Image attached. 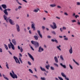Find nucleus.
<instances>
[{
	"mask_svg": "<svg viewBox=\"0 0 80 80\" xmlns=\"http://www.w3.org/2000/svg\"><path fill=\"white\" fill-rule=\"evenodd\" d=\"M22 8V6H19L18 7V8L19 9V10H20V8Z\"/></svg>",
	"mask_w": 80,
	"mask_h": 80,
	"instance_id": "a18cd8bd",
	"label": "nucleus"
},
{
	"mask_svg": "<svg viewBox=\"0 0 80 80\" xmlns=\"http://www.w3.org/2000/svg\"><path fill=\"white\" fill-rule=\"evenodd\" d=\"M3 17L5 20L6 21V22H9L11 25H15L14 21H13L12 19H10L11 18V17H9L8 18H7V16L5 15H4Z\"/></svg>",
	"mask_w": 80,
	"mask_h": 80,
	"instance_id": "f257e3e1",
	"label": "nucleus"
},
{
	"mask_svg": "<svg viewBox=\"0 0 80 80\" xmlns=\"http://www.w3.org/2000/svg\"><path fill=\"white\" fill-rule=\"evenodd\" d=\"M40 68L42 72H46V70L44 68H42V67L40 66Z\"/></svg>",
	"mask_w": 80,
	"mask_h": 80,
	"instance_id": "dca6fc26",
	"label": "nucleus"
},
{
	"mask_svg": "<svg viewBox=\"0 0 80 80\" xmlns=\"http://www.w3.org/2000/svg\"><path fill=\"white\" fill-rule=\"evenodd\" d=\"M12 72H10V75L13 78H17V76L15 74L13 70L12 71Z\"/></svg>",
	"mask_w": 80,
	"mask_h": 80,
	"instance_id": "7ed1b4c3",
	"label": "nucleus"
},
{
	"mask_svg": "<svg viewBox=\"0 0 80 80\" xmlns=\"http://www.w3.org/2000/svg\"><path fill=\"white\" fill-rule=\"evenodd\" d=\"M18 49L19 50H20V46H18Z\"/></svg>",
	"mask_w": 80,
	"mask_h": 80,
	"instance_id": "680f3d73",
	"label": "nucleus"
},
{
	"mask_svg": "<svg viewBox=\"0 0 80 80\" xmlns=\"http://www.w3.org/2000/svg\"><path fill=\"white\" fill-rule=\"evenodd\" d=\"M55 43H58V40H56V39H55Z\"/></svg>",
	"mask_w": 80,
	"mask_h": 80,
	"instance_id": "79ce46f5",
	"label": "nucleus"
},
{
	"mask_svg": "<svg viewBox=\"0 0 80 80\" xmlns=\"http://www.w3.org/2000/svg\"><path fill=\"white\" fill-rule=\"evenodd\" d=\"M13 58L14 59H15L16 62L17 63H19V64H20V61H19L18 59V58L16 57L15 56H14Z\"/></svg>",
	"mask_w": 80,
	"mask_h": 80,
	"instance_id": "423d86ee",
	"label": "nucleus"
},
{
	"mask_svg": "<svg viewBox=\"0 0 80 80\" xmlns=\"http://www.w3.org/2000/svg\"><path fill=\"white\" fill-rule=\"evenodd\" d=\"M22 1H23V2H26V3H27V1L26 0H22Z\"/></svg>",
	"mask_w": 80,
	"mask_h": 80,
	"instance_id": "338daca9",
	"label": "nucleus"
},
{
	"mask_svg": "<svg viewBox=\"0 0 80 80\" xmlns=\"http://www.w3.org/2000/svg\"><path fill=\"white\" fill-rule=\"evenodd\" d=\"M31 48L33 51H34V49L33 48V47L32 46L31 47Z\"/></svg>",
	"mask_w": 80,
	"mask_h": 80,
	"instance_id": "4d7b16f0",
	"label": "nucleus"
},
{
	"mask_svg": "<svg viewBox=\"0 0 80 80\" xmlns=\"http://www.w3.org/2000/svg\"><path fill=\"white\" fill-rule=\"evenodd\" d=\"M72 60L73 61V62H74L75 63H76V64H77V65L78 66H79V64L77 62H76L75 60H74V59H73Z\"/></svg>",
	"mask_w": 80,
	"mask_h": 80,
	"instance_id": "cd10ccee",
	"label": "nucleus"
},
{
	"mask_svg": "<svg viewBox=\"0 0 80 80\" xmlns=\"http://www.w3.org/2000/svg\"><path fill=\"white\" fill-rule=\"evenodd\" d=\"M77 21H78L77 23L78 25H80V21H79V20H78V19Z\"/></svg>",
	"mask_w": 80,
	"mask_h": 80,
	"instance_id": "f704fd0d",
	"label": "nucleus"
},
{
	"mask_svg": "<svg viewBox=\"0 0 80 80\" xmlns=\"http://www.w3.org/2000/svg\"><path fill=\"white\" fill-rule=\"evenodd\" d=\"M16 1H17V2L18 3V4H19V5H22V3L19 2L18 1V0H15Z\"/></svg>",
	"mask_w": 80,
	"mask_h": 80,
	"instance_id": "c85d7f7f",
	"label": "nucleus"
},
{
	"mask_svg": "<svg viewBox=\"0 0 80 80\" xmlns=\"http://www.w3.org/2000/svg\"><path fill=\"white\" fill-rule=\"evenodd\" d=\"M28 56L29 57H30L31 58L32 60H33V61H34V58H33V56L31 54H30L29 53H28Z\"/></svg>",
	"mask_w": 80,
	"mask_h": 80,
	"instance_id": "f8f14e48",
	"label": "nucleus"
},
{
	"mask_svg": "<svg viewBox=\"0 0 80 80\" xmlns=\"http://www.w3.org/2000/svg\"><path fill=\"white\" fill-rule=\"evenodd\" d=\"M45 67L47 70H49V68L50 67V65L48 64L45 66Z\"/></svg>",
	"mask_w": 80,
	"mask_h": 80,
	"instance_id": "393cba45",
	"label": "nucleus"
},
{
	"mask_svg": "<svg viewBox=\"0 0 80 80\" xmlns=\"http://www.w3.org/2000/svg\"><path fill=\"white\" fill-rule=\"evenodd\" d=\"M75 17L76 18H77V17H79V16L78 15H76L75 16Z\"/></svg>",
	"mask_w": 80,
	"mask_h": 80,
	"instance_id": "3c124183",
	"label": "nucleus"
},
{
	"mask_svg": "<svg viewBox=\"0 0 80 80\" xmlns=\"http://www.w3.org/2000/svg\"><path fill=\"white\" fill-rule=\"evenodd\" d=\"M28 65H32V63H31V62H30L29 61L28 62Z\"/></svg>",
	"mask_w": 80,
	"mask_h": 80,
	"instance_id": "37998d69",
	"label": "nucleus"
},
{
	"mask_svg": "<svg viewBox=\"0 0 80 80\" xmlns=\"http://www.w3.org/2000/svg\"><path fill=\"white\" fill-rule=\"evenodd\" d=\"M41 79L42 80H46V78H45L41 77Z\"/></svg>",
	"mask_w": 80,
	"mask_h": 80,
	"instance_id": "4c0bfd02",
	"label": "nucleus"
},
{
	"mask_svg": "<svg viewBox=\"0 0 80 80\" xmlns=\"http://www.w3.org/2000/svg\"><path fill=\"white\" fill-rule=\"evenodd\" d=\"M64 40H68V38L67 37L65 38L64 39Z\"/></svg>",
	"mask_w": 80,
	"mask_h": 80,
	"instance_id": "c9c22d12",
	"label": "nucleus"
},
{
	"mask_svg": "<svg viewBox=\"0 0 80 80\" xmlns=\"http://www.w3.org/2000/svg\"><path fill=\"white\" fill-rule=\"evenodd\" d=\"M1 6L4 9H6L7 8V6L5 4H2Z\"/></svg>",
	"mask_w": 80,
	"mask_h": 80,
	"instance_id": "f3484780",
	"label": "nucleus"
},
{
	"mask_svg": "<svg viewBox=\"0 0 80 80\" xmlns=\"http://www.w3.org/2000/svg\"><path fill=\"white\" fill-rule=\"evenodd\" d=\"M56 6L57 5L55 4H51L50 5V7H56Z\"/></svg>",
	"mask_w": 80,
	"mask_h": 80,
	"instance_id": "6ab92c4d",
	"label": "nucleus"
},
{
	"mask_svg": "<svg viewBox=\"0 0 80 80\" xmlns=\"http://www.w3.org/2000/svg\"><path fill=\"white\" fill-rule=\"evenodd\" d=\"M6 67L8 69H9V68L8 67V63H7V62H6Z\"/></svg>",
	"mask_w": 80,
	"mask_h": 80,
	"instance_id": "bb28decb",
	"label": "nucleus"
},
{
	"mask_svg": "<svg viewBox=\"0 0 80 80\" xmlns=\"http://www.w3.org/2000/svg\"><path fill=\"white\" fill-rule=\"evenodd\" d=\"M60 58L62 60V61H64V59L63 58V56L62 55H61L60 56Z\"/></svg>",
	"mask_w": 80,
	"mask_h": 80,
	"instance_id": "a878e982",
	"label": "nucleus"
},
{
	"mask_svg": "<svg viewBox=\"0 0 80 80\" xmlns=\"http://www.w3.org/2000/svg\"><path fill=\"white\" fill-rule=\"evenodd\" d=\"M69 66L70 69H71L72 70L73 69V67H72V66H71V64H69Z\"/></svg>",
	"mask_w": 80,
	"mask_h": 80,
	"instance_id": "2f4dec72",
	"label": "nucleus"
},
{
	"mask_svg": "<svg viewBox=\"0 0 80 80\" xmlns=\"http://www.w3.org/2000/svg\"><path fill=\"white\" fill-rule=\"evenodd\" d=\"M54 65L56 66V67H58V64L56 63H54Z\"/></svg>",
	"mask_w": 80,
	"mask_h": 80,
	"instance_id": "ea45409f",
	"label": "nucleus"
},
{
	"mask_svg": "<svg viewBox=\"0 0 80 80\" xmlns=\"http://www.w3.org/2000/svg\"><path fill=\"white\" fill-rule=\"evenodd\" d=\"M60 29L61 32H63V28H60Z\"/></svg>",
	"mask_w": 80,
	"mask_h": 80,
	"instance_id": "de8ad7c7",
	"label": "nucleus"
},
{
	"mask_svg": "<svg viewBox=\"0 0 80 80\" xmlns=\"http://www.w3.org/2000/svg\"><path fill=\"white\" fill-rule=\"evenodd\" d=\"M73 17H75V13H74L72 14Z\"/></svg>",
	"mask_w": 80,
	"mask_h": 80,
	"instance_id": "bf43d9fd",
	"label": "nucleus"
},
{
	"mask_svg": "<svg viewBox=\"0 0 80 80\" xmlns=\"http://www.w3.org/2000/svg\"><path fill=\"white\" fill-rule=\"evenodd\" d=\"M31 43L35 46V48H36L39 47V43L38 42L33 41H31Z\"/></svg>",
	"mask_w": 80,
	"mask_h": 80,
	"instance_id": "f03ea898",
	"label": "nucleus"
},
{
	"mask_svg": "<svg viewBox=\"0 0 80 80\" xmlns=\"http://www.w3.org/2000/svg\"><path fill=\"white\" fill-rule=\"evenodd\" d=\"M44 50L43 48H42V47L40 46L39 48V50H38V52H42Z\"/></svg>",
	"mask_w": 80,
	"mask_h": 80,
	"instance_id": "1a4fd4ad",
	"label": "nucleus"
},
{
	"mask_svg": "<svg viewBox=\"0 0 80 80\" xmlns=\"http://www.w3.org/2000/svg\"><path fill=\"white\" fill-rule=\"evenodd\" d=\"M60 65L61 66H62V67H63L64 68H66V65H63V64H62V63H60Z\"/></svg>",
	"mask_w": 80,
	"mask_h": 80,
	"instance_id": "5701e85b",
	"label": "nucleus"
},
{
	"mask_svg": "<svg viewBox=\"0 0 80 80\" xmlns=\"http://www.w3.org/2000/svg\"><path fill=\"white\" fill-rule=\"evenodd\" d=\"M52 25L51 24L50 25V27L52 28V29H53L54 30H55V29H57V25H56V23L55 22H52Z\"/></svg>",
	"mask_w": 80,
	"mask_h": 80,
	"instance_id": "20e7f679",
	"label": "nucleus"
},
{
	"mask_svg": "<svg viewBox=\"0 0 80 80\" xmlns=\"http://www.w3.org/2000/svg\"><path fill=\"white\" fill-rule=\"evenodd\" d=\"M19 60L20 62L21 63H23V62H22V60L21 59V58H19Z\"/></svg>",
	"mask_w": 80,
	"mask_h": 80,
	"instance_id": "a19ab883",
	"label": "nucleus"
},
{
	"mask_svg": "<svg viewBox=\"0 0 80 80\" xmlns=\"http://www.w3.org/2000/svg\"><path fill=\"white\" fill-rule=\"evenodd\" d=\"M51 41L52 42H55V40H54V39H51Z\"/></svg>",
	"mask_w": 80,
	"mask_h": 80,
	"instance_id": "13d9d810",
	"label": "nucleus"
},
{
	"mask_svg": "<svg viewBox=\"0 0 80 80\" xmlns=\"http://www.w3.org/2000/svg\"><path fill=\"white\" fill-rule=\"evenodd\" d=\"M77 4L78 5H80V3L79 2H78L77 3Z\"/></svg>",
	"mask_w": 80,
	"mask_h": 80,
	"instance_id": "864d4df0",
	"label": "nucleus"
},
{
	"mask_svg": "<svg viewBox=\"0 0 80 80\" xmlns=\"http://www.w3.org/2000/svg\"><path fill=\"white\" fill-rule=\"evenodd\" d=\"M52 33H53V34L54 35H56V32H55V31H52Z\"/></svg>",
	"mask_w": 80,
	"mask_h": 80,
	"instance_id": "473e14b6",
	"label": "nucleus"
},
{
	"mask_svg": "<svg viewBox=\"0 0 80 80\" xmlns=\"http://www.w3.org/2000/svg\"><path fill=\"white\" fill-rule=\"evenodd\" d=\"M27 29L28 30H30V27H28L27 28Z\"/></svg>",
	"mask_w": 80,
	"mask_h": 80,
	"instance_id": "774afa93",
	"label": "nucleus"
},
{
	"mask_svg": "<svg viewBox=\"0 0 80 80\" xmlns=\"http://www.w3.org/2000/svg\"><path fill=\"white\" fill-rule=\"evenodd\" d=\"M69 52L70 54H72L73 53V50H72V48L71 46V48L69 50Z\"/></svg>",
	"mask_w": 80,
	"mask_h": 80,
	"instance_id": "4468645a",
	"label": "nucleus"
},
{
	"mask_svg": "<svg viewBox=\"0 0 80 80\" xmlns=\"http://www.w3.org/2000/svg\"><path fill=\"white\" fill-rule=\"evenodd\" d=\"M60 47H61V45H59L58 46H57V48L59 50V51H62V49L60 48Z\"/></svg>",
	"mask_w": 80,
	"mask_h": 80,
	"instance_id": "2eb2a0df",
	"label": "nucleus"
},
{
	"mask_svg": "<svg viewBox=\"0 0 80 80\" xmlns=\"http://www.w3.org/2000/svg\"><path fill=\"white\" fill-rule=\"evenodd\" d=\"M47 37L48 38H51V36H48Z\"/></svg>",
	"mask_w": 80,
	"mask_h": 80,
	"instance_id": "603ef678",
	"label": "nucleus"
},
{
	"mask_svg": "<svg viewBox=\"0 0 80 80\" xmlns=\"http://www.w3.org/2000/svg\"><path fill=\"white\" fill-rule=\"evenodd\" d=\"M7 10H8V11H10V10H11V9L8 8V9H5L3 11L4 13H5V15L7 16L8 15V12H7Z\"/></svg>",
	"mask_w": 80,
	"mask_h": 80,
	"instance_id": "0eeeda50",
	"label": "nucleus"
},
{
	"mask_svg": "<svg viewBox=\"0 0 80 80\" xmlns=\"http://www.w3.org/2000/svg\"><path fill=\"white\" fill-rule=\"evenodd\" d=\"M10 43L11 45V47L12 49V50H15V47H14V45L13 44V43H12V42H10Z\"/></svg>",
	"mask_w": 80,
	"mask_h": 80,
	"instance_id": "ddd939ff",
	"label": "nucleus"
},
{
	"mask_svg": "<svg viewBox=\"0 0 80 80\" xmlns=\"http://www.w3.org/2000/svg\"><path fill=\"white\" fill-rule=\"evenodd\" d=\"M58 78H59V80H63V78H62L61 77H60L59 76H58Z\"/></svg>",
	"mask_w": 80,
	"mask_h": 80,
	"instance_id": "c756f323",
	"label": "nucleus"
},
{
	"mask_svg": "<svg viewBox=\"0 0 80 80\" xmlns=\"http://www.w3.org/2000/svg\"><path fill=\"white\" fill-rule=\"evenodd\" d=\"M4 47L5 48H6V50H8V47L7 45L6 44H4Z\"/></svg>",
	"mask_w": 80,
	"mask_h": 80,
	"instance_id": "b1692460",
	"label": "nucleus"
},
{
	"mask_svg": "<svg viewBox=\"0 0 80 80\" xmlns=\"http://www.w3.org/2000/svg\"><path fill=\"white\" fill-rule=\"evenodd\" d=\"M19 56L21 57H22V55L21 54V53H19Z\"/></svg>",
	"mask_w": 80,
	"mask_h": 80,
	"instance_id": "69168bd1",
	"label": "nucleus"
},
{
	"mask_svg": "<svg viewBox=\"0 0 80 80\" xmlns=\"http://www.w3.org/2000/svg\"><path fill=\"white\" fill-rule=\"evenodd\" d=\"M29 71L31 73H33V71L31 70V69H29Z\"/></svg>",
	"mask_w": 80,
	"mask_h": 80,
	"instance_id": "e433bc0d",
	"label": "nucleus"
},
{
	"mask_svg": "<svg viewBox=\"0 0 80 80\" xmlns=\"http://www.w3.org/2000/svg\"><path fill=\"white\" fill-rule=\"evenodd\" d=\"M16 30H17V31L18 32H20V26L18 24H17L16 25Z\"/></svg>",
	"mask_w": 80,
	"mask_h": 80,
	"instance_id": "6e6552de",
	"label": "nucleus"
},
{
	"mask_svg": "<svg viewBox=\"0 0 80 80\" xmlns=\"http://www.w3.org/2000/svg\"><path fill=\"white\" fill-rule=\"evenodd\" d=\"M20 51L21 52H23V49L22 48H21V49H20Z\"/></svg>",
	"mask_w": 80,
	"mask_h": 80,
	"instance_id": "49530a36",
	"label": "nucleus"
},
{
	"mask_svg": "<svg viewBox=\"0 0 80 80\" xmlns=\"http://www.w3.org/2000/svg\"><path fill=\"white\" fill-rule=\"evenodd\" d=\"M72 22H76V20H72Z\"/></svg>",
	"mask_w": 80,
	"mask_h": 80,
	"instance_id": "0e129e2a",
	"label": "nucleus"
},
{
	"mask_svg": "<svg viewBox=\"0 0 80 80\" xmlns=\"http://www.w3.org/2000/svg\"><path fill=\"white\" fill-rule=\"evenodd\" d=\"M0 52H2V48H0Z\"/></svg>",
	"mask_w": 80,
	"mask_h": 80,
	"instance_id": "052dcab7",
	"label": "nucleus"
},
{
	"mask_svg": "<svg viewBox=\"0 0 80 80\" xmlns=\"http://www.w3.org/2000/svg\"><path fill=\"white\" fill-rule=\"evenodd\" d=\"M54 59L55 62L56 63H58V58H57V57L56 56L54 57Z\"/></svg>",
	"mask_w": 80,
	"mask_h": 80,
	"instance_id": "a211bd4d",
	"label": "nucleus"
},
{
	"mask_svg": "<svg viewBox=\"0 0 80 80\" xmlns=\"http://www.w3.org/2000/svg\"><path fill=\"white\" fill-rule=\"evenodd\" d=\"M42 29H44V28H45V27L44 26H42Z\"/></svg>",
	"mask_w": 80,
	"mask_h": 80,
	"instance_id": "5fc2aeb1",
	"label": "nucleus"
},
{
	"mask_svg": "<svg viewBox=\"0 0 80 80\" xmlns=\"http://www.w3.org/2000/svg\"><path fill=\"white\" fill-rule=\"evenodd\" d=\"M57 7L58 8H62V7L60 6H58Z\"/></svg>",
	"mask_w": 80,
	"mask_h": 80,
	"instance_id": "09e8293b",
	"label": "nucleus"
},
{
	"mask_svg": "<svg viewBox=\"0 0 80 80\" xmlns=\"http://www.w3.org/2000/svg\"><path fill=\"white\" fill-rule=\"evenodd\" d=\"M18 8H16L15 9V10L16 11H18Z\"/></svg>",
	"mask_w": 80,
	"mask_h": 80,
	"instance_id": "e2e57ef3",
	"label": "nucleus"
},
{
	"mask_svg": "<svg viewBox=\"0 0 80 80\" xmlns=\"http://www.w3.org/2000/svg\"><path fill=\"white\" fill-rule=\"evenodd\" d=\"M12 42L14 44V45H17V42H16V40L15 39H12Z\"/></svg>",
	"mask_w": 80,
	"mask_h": 80,
	"instance_id": "9d476101",
	"label": "nucleus"
},
{
	"mask_svg": "<svg viewBox=\"0 0 80 80\" xmlns=\"http://www.w3.org/2000/svg\"><path fill=\"white\" fill-rule=\"evenodd\" d=\"M31 28L33 29V30L34 31L35 30V24L33 22H31Z\"/></svg>",
	"mask_w": 80,
	"mask_h": 80,
	"instance_id": "39448f33",
	"label": "nucleus"
},
{
	"mask_svg": "<svg viewBox=\"0 0 80 80\" xmlns=\"http://www.w3.org/2000/svg\"><path fill=\"white\" fill-rule=\"evenodd\" d=\"M38 34L39 36L40 37V38H43V36H42V34L40 33V31L39 30H38Z\"/></svg>",
	"mask_w": 80,
	"mask_h": 80,
	"instance_id": "9b49d317",
	"label": "nucleus"
},
{
	"mask_svg": "<svg viewBox=\"0 0 80 80\" xmlns=\"http://www.w3.org/2000/svg\"><path fill=\"white\" fill-rule=\"evenodd\" d=\"M33 77H35L36 78H38V77L36 75H33Z\"/></svg>",
	"mask_w": 80,
	"mask_h": 80,
	"instance_id": "8fccbe9b",
	"label": "nucleus"
},
{
	"mask_svg": "<svg viewBox=\"0 0 80 80\" xmlns=\"http://www.w3.org/2000/svg\"><path fill=\"white\" fill-rule=\"evenodd\" d=\"M51 69L52 70H55V68H54L52 66H51Z\"/></svg>",
	"mask_w": 80,
	"mask_h": 80,
	"instance_id": "72a5a7b5",
	"label": "nucleus"
},
{
	"mask_svg": "<svg viewBox=\"0 0 80 80\" xmlns=\"http://www.w3.org/2000/svg\"><path fill=\"white\" fill-rule=\"evenodd\" d=\"M64 15H66V16H68V13H67V12H64Z\"/></svg>",
	"mask_w": 80,
	"mask_h": 80,
	"instance_id": "58836bf2",
	"label": "nucleus"
},
{
	"mask_svg": "<svg viewBox=\"0 0 80 80\" xmlns=\"http://www.w3.org/2000/svg\"><path fill=\"white\" fill-rule=\"evenodd\" d=\"M0 9L1 10V11H3V9L2 8V7L0 5Z\"/></svg>",
	"mask_w": 80,
	"mask_h": 80,
	"instance_id": "6e6d98bb",
	"label": "nucleus"
},
{
	"mask_svg": "<svg viewBox=\"0 0 80 80\" xmlns=\"http://www.w3.org/2000/svg\"><path fill=\"white\" fill-rule=\"evenodd\" d=\"M3 76L4 77V78L6 80H8L9 79L7 77L5 76V75L4 74H2Z\"/></svg>",
	"mask_w": 80,
	"mask_h": 80,
	"instance_id": "4be33fe9",
	"label": "nucleus"
},
{
	"mask_svg": "<svg viewBox=\"0 0 80 80\" xmlns=\"http://www.w3.org/2000/svg\"><path fill=\"white\" fill-rule=\"evenodd\" d=\"M8 47L9 49H10L11 48V44L10 43L8 44Z\"/></svg>",
	"mask_w": 80,
	"mask_h": 80,
	"instance_id": "7c9ffc66",
	"label": "nucleus"
},
{
	"mask_svg": "<svg viewBox=\"0 0 80 80\" xmlns=\"http://www.w3.org/2000/svg\"><path fill=\"white\" fill-rule=\"evenodd\" d=\"M62 29L63 30H66V29H67V28H66V27H63Z\"/></svg>",
	"mask_w": 80,
	"mask_h": 80,
	"instance_id": "c03bdc74",
	"label": "nucleus"
},
{
	"mask_svg": "<svg viewBox=\"0 0 80 80\" xmlns=\"http://www.w3.org/2000/svg\"><path fill=\"white\" fill-rule=\"evenodd\" d=\"M34 38L36 40H38V38L37 36L35 35L34 36Z\"/></svg>",
	"mask_w": 80,
	"mask_h": 80,
	"instance_id": "aec40b11",
	"label": "nucleus"
},
{
	"mask_svg": "<svg viewBox=\"0 0 80 80\" xmlns=\"http://www.w3.org/2000/svg\"><path fill=\"white\" fill-rule=\"evenodd\" d=\"M40 10V9L37 8V9H35L33 10L34 12H38V11Z\"/></svg>",
	"mask_w": 80,
	"mask_h": 80,
	"instance_id": "412c9836",
	"label": "nucleus"
}]
</instances>
